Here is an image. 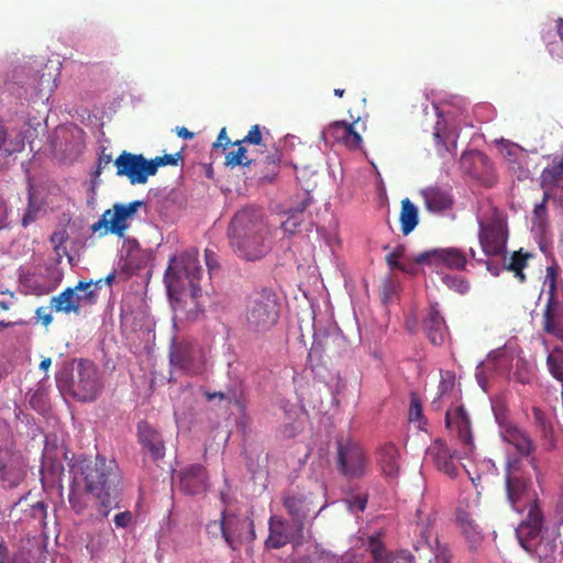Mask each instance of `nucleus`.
I'll list each match as a JSON object with an SVG mask.
<instances>
[{
    "mask_svg": "<svg viewBox=\"0 0 563 563\" xmlns=\"http://www.w3.org/2000/svg\"><path fill=\"white\" fill-rule=\"evenodd\" d=\"M169 360L173 367L196 375L205 371L207 356L201 346L191 340L174 338Z\"/></svg>",
    "mask_w": 563,
    "mask_h": 563,
    "instance_id": "6e6552de",
    "label": "nucleus"
},
{
    "mask_svg": "<svg viewBox=\"0 0 563 563\" xmlns=\"http://www.w3.org/2000/svg\"><path fill=\"white\" fill-rule=\"evenodd\" d=\"M434 139L438 144L445 146L446 151H450V145L456 146V140L459 137L455 130H446L441 120H438L434 126Z\"/></svg>",
    "mask_w": 563,
    "mask_h": 563,
    "instance_id": "72a5a7b5",
    "label": "nucleus"
},
{
    "mask_svg": "<svg viewBox=\"0 0 563 563\" xmlns=\"http://www.w3.org/2000/svg\"><path fill=\"white\" fill-rule=\"evenodd\" d=\"M201 275L197 250L191 249L169 258L164 280L175 313L174 322L177 319H194L201 312V289L198 285Z\"/></svg>",
    "mask_w": 563,
    "mask_h": 563,
    "instance_id": "f257e3e1",
    "label": "nucleus"
},
{
    "mask_svg": "<svg viewBox=\"0 0 563 563\" xmlns=\"http://www.w3.org/2000/svg\"><path fill=\"white\" fill-rule=\"evenodd\" d=\"M506 492L507 499L511 508L517 512H523L528 509V518L520 523L516 530L521 547L530 550L529 541L523 539L527 534L529 539H534L542 526V518L539 508L536 505L534 493L529 488L527 479L518 465V463H509L506 474Z\"/></svg>",
    "mask_w": 563,
    "mask_h": 563,
    "instance_id": "20e7f679",
    "label": "nucleus"
},
{
    "mask_svg": "<svg viewBox=\"0 0 563 563\" xmlns=\"http://www.w3.org/2000/svg\"><path fill=\"white\" fill-rule=\"evenodd\" d=\"M486 266H487V269L494 275V276H498L499 275V267L497 265H495L493 262H486Z\"/></svg>",
    "mask_w": 563,
    "mask_h": 563,
    "instance_id": "338daca9",
    "label": "nucleus"
},
{
    "mask_svg": "<svg viewBox=\"0 0 563 563\" xmlns=\"http://www.w3.org/2000/svg\"><path fill=\"white\" fill-rule=\"evenodd\" d=\"M528 257L529 255H523L521 251L515 252L508 260L505 258V268L515 272L516 277L519 278L520 282H523L525 275L522 273V268L525 267Z\"/></svg>",
    "mask_w": 563,
    "mask_h": 563,
    "instance_id": "c9c22d12",
    "label": "nucleus"
},
{
    "mask_svg": "<svg viewBox=\"0 0 563 563\" xmlns=\"http://www.w3.org/2000/svg\"><path fill=\"white\" fill-rule=\"evenodd\" d=\"M338 455L341 472L349 477L365 474L367 462L362 448L350 439L338 441Z\"/></svg>",
    "mask_w": 563,
    "mask_h": 563,
    "instance_id": "ddd939ff",
    "label": "nucleus"
},
{
    "mask_svg": "<svg viewBox=\"0 0 563 563\" xmlns=\"http://www.w3.org/2000/svg\"><path fill=\"white\" fill-rule=\"evenodd\" d=\"M36 316H37V319L41 320L44 325L51 324V322L53 320L51 313H48L46 311V308H43V307H41L36 310Z\"/></svg>",
    "mask_w": 563,
    "mask_h": 563,
    "instance_id": "052dcab7",
    "label": "nucleus"
},
{
    "mask_svg": "<svg viewBox=\"0 0 563 563\" xmlns=\"http://www.w3.org/2000/svg\"><path fill=\"white\" fill-rule=\"evenodd\" d=\"M230 143V140L227 135V131L225 129L223 128L220 133H219V136H218V140H217V143H214V146H223V145H227Z\"/></svg>",
    "mask_w": 563,
    "mask_h": 563,
    "instance_id": "e2e57ef3",
    "label": "nucleus"
},
{
    "mask_svg": "<svg viewBox=\"0 0 563 563\" xmlns=\"http://www.w3.org/2000/svg\"><path fill=\"white\" fill-rule=\"evenodd\" d=\"M428 211L440 213L451 208L453 199L451 194L441 187L431 186L420 191Z\"/></svg>",
    "mask_w": 563,
    "mask_h": 563,
    "instance_id": "412c9836",
    "label": "nucleus"
},
{
    "mask_svg": "<svg viewBox=\"0 0 563 563\" xmlns=\"http://www.w3.org/2000/svg\"><path fill=\"white\" fill-rule=\"evenodd\" d=\"M228 512L222 511V518L219 521H211L207 526V532L212 538L221 537L227 544H234V539L231 536V529L235 521H227Z\"/></svg>",
    "mask_w": 563,
    "mask_h": 563,
    "instance_id": "7c9ffc66",
    "label": "nucleus"
},
{
    "mask_svg": "<svg viewBox=\"0 0 563 563\" xmlns=\"http://www.w3.org/2000/svg\"><path fill=\"white\" fill-rule=\"evenodd\" d=\"M418 264H430L448 268L463 269L466 265L465 255L457 249H432L418 254L415 258Z\"/></svg>",
    "mask_w": 563,
    "mask_h": 563,
    "instance_id": "2eb2a0df",
    "label": "nucleus"
},
{
    "mask_svg": "<svg viewBox=\"0 0 563 563\" xmlns=\"http://www.w3.org/2000/svg\"><path fill=\"white\" fill-rule=\"evenodd\" d=\"M51 307L56 312L78 314L80 312V306L75 287H68L57 296H54L51 299Z\"/></svg>",
    "mask_w": 563,
    "mask_h": 563,
    "instance_id": "393cba45",
    "label": "nucleus"
},
{
    "mask_svg": "<svg viewBox=\"0 0 563 563\" xmlns=\"http://www.w3.org/2000/svg\"><path fill=\"white\" fill-rule=\"evenodd\" d=\"M501 153L510 161L516 162L522 155V148L517 144L501 141Z\"/></svg>",
    "mask_w": 563,
    "mask_h": 563,
    "instance_id": "37998d69",
    "label": "nucleus"
},
{
    "mask_svg": "<svg viewBox=\"0 0 563 563\" xmlns=\"http://www.w3.org/2000/svg\"><path fill=\"white\" fill-rule=\"evenodd\" d=\"M279 318L277 296L269 289L252 294L246 302L245 320L247 327L264 332L274 327Z\"/></svg>",
    "mask_w": 563,
    "mask_h": 563,
    "instance_id": "0eeeda50",
    "label": "nucleus"
},
{
    "mask_svg": "<svg viewBox=\"0 0 563 563\" xmlns=\"http://www.w3.org/2000/svg\"><path fill=\"white\" fill-rule=\"evenodd\" d=\"M102 279L96 282H79L76 286V296L78 297V303L80 309L82 307L92 306L97 302L98 291L101 287Z\"/></svg>",
    "mask_w": 563,
    "mask_h": 563,
    "instance_id": "bb28decb",
    "label": "nucleus"
},
{
    "mask_svg": "<svg viewBox=\"0 0 563 563\" xmlns=\"http://www.w3.org/2000/svg\"><path fill=\"white\" fill-rule=\"evenodd\" d=\"M68 501L76 514H82L87 507L82 496L76 493L74 489L69 493Z\"/></svg>",
    "mask_w": 563,
    "mask_h": 563,
    "instance_id": "c03bdc74",
    "label": "nucleus"
},
{
    "mask_svg": "<svg viewBox=\"0 0 563 563\" xmlns=\"http://www.w3.org/2000/svg\"><path fill=\"white\" fill-rule=\"evenodd\" d=\"M424 331L432 344H442L446 336V325L444 319L439 313V310L431 306L428 312Z\"/></svg>",
    "mask_w": 563,
    "mask_h": 563,
    "instance_id": "4be33fe9",
    "label": "nucleus"
},
{
    "mask_svg": "<svg viewBox=\"0 0 563 563\" xmlns=\"http://www.w3.org/2000/svg\"><path fill=\"white\" fill-rule=\"evenodd\" d=\"M284 505L288 514L292 517L297 531H302L303 521L311 511V500L308 496L300 493H289L284 498Z\"/></svg>",
    "mask_w": 563,
    "mask_h": 563,
    "instance_id": "6ab92c4d",
    "label": "nucleus"
},
{
    "mask_svg": "<svg viewBox=\"0 0 563 563\" xmlns=\"http://www.w3.org/2000/svg\"><path fill=\"white\" fill-rule=\"evenodd\" d=\"M0 563H31L24 554L14 555L8 560V549L3 542H0Z\"/></svg>",
    "mask_w": 563,
    "mask_h": 563,
    "instance_id": "a18cd8bd",
    "label": "nucleus"
},
{
    "mask_svg": "<svg viewBox=\"0 0 563 563\" xmlns=\"http://www.w3.org/2000/svg\"><path fill=\"white\" fill-rule=\"evenodd\" d=\"M132 515L130 511H123L114 516V523L118 528H125L130 525Z\"/></svg>",
    "mask_w": 563,
    "mask_h": 563,
    "instance_id": "5fc2aeb1",
    "label": "nucleus"
},
{
    "mask_svg": "<svg viewBox=\"0 0 563 563\" xmlns=\"http://www.w3.org/2000/svg\"><path fill=\"white\" fill-rule=\"evenodd\" d=\"M305 552L306 553L299 558V563H339L335 555L324 551L317 543H306Z\"/></svg>",
    "mask_w": 563,
    "mask_h": 563,
    "instance_id": "c85d7f7f",
    "label": "nucleus"
},
{
    "mask_svg": "<svg viewBox=\"0 0 563 563\" xmlns=\"http://www.w3.org/2000/svg\"><path fill=\"white\" fill-rule=\"evenodd\" d=\"M376 563H410L409 558L405 555L388 556L384 560H377Z\"/></svg>",
    "mask_w": 563,
    "mask_h": 563,
    "instance_id": "680f3d73",
    "label": "nucleus"
},
{
    "mask_svg": "<svg viewBox=\"0 0 563 563\" xmlns=\"http://www.w3.org/2000/svg\"><path fill=\"white\" fill-rule=\"evenodd\" d=\"M206 397L209 401L219 400L220 402H225L227 405H240L241 402V391L236 388H230L227 391H216V393H206Z\"/></svg>",
    "mask_w": 563,
    "mask_h": 563,
    "instance_id": "e433bc0d",
    "label": "nucleus"
},
{
    "mask_svg": "<svg viewBox=\"0 0 563 563\" xmlns=\"http://www.w3.org/2000/svg\"><path fill=\"white\" fill-rule=\"evenodd\" d=\"M379 465L388 477H395L399 473V451L394 444H385L379 451Z\"/></svg>",
    "mask_w": 563,
    "mask_h": 563,
    "instance_id": "a878e982",
    "label": "nucleus"
},
{
    "mask_svg": "<svg viewBox=\"0 0 563 563\" xmlns=\"http://www.w3.org/2000/svg\"><path fill=\"white\" fill-rule=\"evenodd\" d=\"M445 406H450L445 415L446 427L457 433L464 446L463 454L468 455L474 448L471 422L460 404V390L455 388V376L451 372H441L438 397L431 402L434 410H441Z\"/></svg>",
    "mask_w": 563,
    "mask_h": 563,
    "instance_id": "39448f33",
    "label": "nucleus"
},
{
    "mask_svg": "<svg viewBox=\"0 0 563 563\" xmlns=\"http://www.w3.org/2000/svg\"><path fill=\"white\" fill-rule=\"evenodd\" d=\"M142 206V201H132L128 205L117 203L113 209L106 210L101 218L91 225L92 232L103 230V234L114 233L123 236L131 220Z\"/></svg>",
    "mask_w": 563,
    "mask_h": 563,
    "instance_id": "9d476101",
    "label": "nucleus"
},
{
    "mask_svg": "<svg viewBox=\"0 0 563 563\" xmlns=\"http://www.w3.org/2000/svg\"><path fill=\"white\" fill-rule=\"evenodd\" d=\"M426 457L431 460L439 471L451 477L456 476L460 457L456 451L450 449L442 440L437 439L428 446Z\"/></svg>",
    "mask_w": 563,
    "mask_h": 563,
    "instance_id": "dca6fc26",
    "label": "nucleus"
},
{
    "mask_svg": "<svg viewBox=\"0 0 563 563\" xmlns=\"http://www.w3.org/2000/svg\"><path fill=\"white\" fill-rule=\"evenodd\" d=\"M299 227V221L295 216H290L286 221L282 223V229L284 232L292 234L296 232Z\"/></svg>",
    "mask_w": 563,
    "mask_h": 563,
    "instance_id": "6e6d98bb",
    "label": "nucleus"
},
{
    "mask_svg": "<svg viewBox=\"0 0 563 563\" xmlns=\"http://www.w3.org/2000/svg\"><path fill=\"white\" fill-rule=\"evenodd\" d=\"M176 132L178 134L179 137H183L185 140H191L194 137V133L188 131L186 128L181 126V128H176Z\"/></svg>",
    "mask_w": 563,
    "mask_h": 563,
    "instance_id": "69168bd1",
    "label": "nucleus"
},
{
    "mask_svg": "<svg viewBox=\"0 0 563 563\" xmlns=\"http://www.w3.org/2000/svg\"><path fill=\"white\" fill-rule=\"evenodd\" d=\"M1 479L9 486H18L23 478V470L21 466L13 463L9 465H2L0 467Z\"/></svg>",
    "mask_w": 563,
    "mask_h": 563,
    "instance_id": "f704fd0d",
    "label": "nucleus"
},
{
    "mask_svg": "<svg viewBox=\"0 0 563 563\" xmlns=\"http://www.w3.org/2000/svg\"><path fill=\"white\" fill-rule=\"evenodd\" d=\"M349 126L345 122H334L321 132V140L325 145L333 144L334 142H344V139L349 134Z\"/></svg>",
    "mask_w": 563,
    "mask_h": 563,
    "instance_id": "2f4dec72",
    "label": "nucleus"
},
{
    "mask_svg": "<svg viewBox=\"0 0 563 563\" xmlns=\"http://www.w3.org/2000/svg\"><path fill=\"white\" fill-rule=\"evenodd\" d=\"M205 258H206V265L210 272L218 268V266H219L218 257L212 250L206 249Z\"/></svg>",
    "mask_w": 563,
    "mask_h": 563,
    "instance_id": "4d7b16f0",
    "label": "nucleus"
},
{
    "mask_svg": "<svg viewBox=\"0 0 563 563\" xmlns=\"http://www.w3.org/2000/svg\"><path fill=\"white\" fill-rule=\"evenodd\" d=\"M361 142H362L361 135L353 130L352 125L349 126V134L344 139L343 143L346 146H349L350 148H356L361 145Z\"/></svg>",
    "mask_w": 563,
    "mask_h": 563,
    "instance_id": "3c124183",
    "label": "nucleus"
},
{
    "mask_svg": "<svg viewBox=\"0 0 563 563\" xmlns=\"http://www.w3.org/2000/svg\"><path fill=\"white\" fill-rule=\"evenodd\" d=\"M271 234L261 211L253 207L238 211L228 230L231 249L245 261H257L268 253Z\"/></svg>",
    "mask_w": 563,
    "mask_h": 563,
    "instance_id": "7ed1b4c3",
    "label": "nucleus"
},
{
    "mask_svg": "<svg viewBox=\"0 0 563 563\" xmlns=\"http://www.w3.org/2000/svg\"><path fill=\"white\" fill-rule=\"evenodd\" d=\"M139 437L144 449H146L155 460L165 455V446L161 434L150 426L142 423L139 426Z\"/></svg>",
    "mask_w": 563,
    "mask_h": 563,
    "instance_id": "5701e85b",
    "label": "nucleus"
},
{
    "mask_svg": "<svg viewBox=\"0 0 563 563\" xmlns=\"http://www.w3.org/2000/svg\"><path fill=\"white\" fill-rule=\"evenodd\" d=\"M176 477L180 489L189 495L203 493L208 487V476L201 465L195 464L183 468Z\"/></svg>",
    "mask_w": 563,
    "mask_h": 563,
    "instance_id": "a211bd4d",
    "label": "nucleus"
},
{
    "mask_svg": "<svg viewBox=\"0 0 563 563\" xmlns=\"http://www.w3.org/2000/svg\"><path fill=\"white\" fill-rule=\"evenodd\" d=\"M32 516L44 521L46 517V505L43 501L35 503L32 506Z\"/></svg>",
    "mask_w": 563,
    "mask_h": 563,
    "instance_id": "13d9d810",
    "label": "nucleus"
},
{
    "mask_svg": "<svg viewBox=\"0 0 563 563\" xmlns=\"http://www.w3.org/2000/svg\"><path fill=\"white\" fill-rule=\"evenodd\" d=\"M457 522L463 534L472 545H476L483 539L482 531L470 514L459 512Z\"/></svg>",
    "mask_w": 563,
    "mask_h": 563,
    "instance_id": "c756f323",
    "label": "nucleus"
},
{
    "mask_svg": "<svg viewBox=\"0 0 563 563\" xmlns=\"http://www.w3.org/2000/svg\"><path fill=\"white\" fill-rule=\"evenodd\" d=\"M227 521H235L231 529V536L235 542L234 544H228L232 550L236 551L241 545L247 544L254 540V526L249 517H241L228 512Z\"/></svg>",
    "mask_w": 563,
    "mask_h": 563,
    "instance_id": "aec40b11",
    "label": "nucleus"
},
{
    "mask_svg": "<svg viewBox=\"0 0 563 563\" xmlns=\"http://www.w3.org/2000/svg\"><path fill=\"white\" fill-rule=\"evenodd\" d=\"M66 238L67 236H66V232L65 231L55 232L52 235L51 241L55 245V250L56 251H58L59 247L64 244Z\"/></svg>",
    "mask_w": 563,
    "mask_h": 563,
    "instance_id": "bf43d9fd",
    "label": "nucleus"
},
{
    "mask_svg": "<svg viewBox=\"0 0 563 563\" xmlns=\"http://www.w3.org/2000/svg\"><path fill=\"white\" fill-rule=\"evenodd\" d=\"M117 174L125 176L132 185L145 184L150 176L155 175V165L143 155L123 152L114 161Z\"/></svg>",
    "mask_w": 563,
    "mask_h": 563,
    "instance_id": "9b49d317",
    "label": "nucleus"
},
{
    "mask_svg": "<svg viewBox=\"0 0 563 563\" xmlns=\"http://www.w3.org/2000/svg\"><path fill=\"white\" fill-rule=\"evenodd\" d=\"M181 158L180 153L177 154H167L162 157H156L154 159H151V162L155 165V173L157 172V168L159 166H166V165H177L178 161Z\"/></svg>",
    "mask_w": 563,
    "mask_h": 563,
    "instance_id": "49530a36",
    "label": "nucleus"
},
{
    "mask_svg": "<svg viewBox=\"0 0 563 563\" xmlns=\"http://www.w3.org/2000/svg\"><path fill=\"white\" fill-rule=\"evenodd\" d=\"M242 142H246L250 144H256V145L261 144L262 133H261L260 126L253 125Z\"/></svg>",
    "mask_w": 563,
    "mask_h": 563,
    "instance_id": "603ef678",
    "label": "nucleus"
},
{
    "mask_svg": "<svg viewBox=\"0 0 563 563\" xmlns=\"http://www.w3.org/2000/svg\"><path fill=\"white\" fill-rule=\"evenodd\" d=\"M544 320H545V322H544L545 331H548L550 333L554 332V328H553L552 322H551V312H550V308L549 307L547 308V311L544 313Z\"/></svg>",
    "mask_w": 563,
    "mask_h": 563,
    "instance_id": "0e129e2a",
    "label": "nucleus"
},
{
    "mask_svg": "<svg viewBox=\"0 0 563 563\" xmlns=\"http://www.w3.org/2000/svg\"><path fill=\"white\" fill-rule=\"evenodd\" d=\"M301 532L297 531V526L290 527L286 520L280 517L272 516L269 518V534L265 544L269 549H278L295 541Z\"/></svg>",
    "mask_w": 563,
    "mask_h": 563,
    "instance_id": "f3484780",
    "label": "nucleus"
},
{
    "mask_svg": "<svg viewBox=\"0 0 563 563\" xmlns=\"http://www.w3.org/2000/svg\"><path fill=\"white\" fill-rule=\"evenodd\" d=\"M442 282L451 289L459 294H465L470 289L468 283L457 275H444Z\"/></svg>",
    "mask_w": 563,
    "mask_h": 563,
    "instance_id": "ea45409f",
    "label": "nucleus"
},
{
    "mask_svg": "<svg viewBox=\"0 0 563 563\" xmlns=\"http://www.w3.org/2000/svg\"><path fill=\"white\" fill-rule=\"evenodd\" d=\"M511 367V357L504 349L492 351L485 361L476 367L475 377L483 390L487 388V382L497 376H505Z\"/></svg>",
    "mask_w": 563,
    "mask_h": 563,
    "instance_id": "4468645a",
    "label": "nucleus"
},
{
    "mask_svg": "<svg viewBox=\"0 0 563 563\" xmlns=\"http://www.w3.org/2000/svg\"><path fill=\"white\" fill-rule=\"evenodd\" d=\"M548 228V216L545 207V197L534 206L531 218V230L536 235H543Z\"/></svg>",
    "mask_w": 563,
    "mask_h": 563,
    "instance_id": "473e14b6",
    "label": "nucleus"
},
{
    "mask_svg": "<svg viewBox=\"0 0 563 563\" xmlns=\"http://www.w3.org/2000/svg\"><path fill=\"white\" fill-rule=\"evenodd\" d=\"M74 481H82L85 488L98 503V511L102 518L112 508L118 507V485L120 476L114 461L97 455L96 459H80L71 465Z\"/></svg>",
    "mask_w": 563,
    "mask_h": 563,
    "instance_id": "f03ea898",
    "label": "nucleus"
},
{
    "mask_svg": "<svg viewBox=\"0 0 563 563\" xmlns=\"http://www.w3.org/2000/svg\"><path fill=\"white\" fill-rule=\"evenodd\" d=\"M368 548L371 549V551L373 553L375 563L377 562V560H384L385 559L380 554L382 542H380V539H379L378 534L369 537V539H368Z\"/></svg>",
    "mask_w": 563,
    "mask_h": 563,
    "instance_id": "09e8293b",
    "label": "nucleus"
},
{
    "mask_svg": "<svg viewBox=\"0 0 563 563\" xmlns=\"http://www.w3.org/2000/svg\"><path fill=\"white\" fill-rule=\"evenodd\" d=\"M544 286L549 288V292L551 295L550 300H551L553 298V292L555 290V268L553 266H550L547 268Z\"/></svg>",
    "mask_w": 563,
    "mask_h": 563,
    "instance_id": "864d4df0",
    "label": "nucleus"
},
{
    "mask_svg": "<svg viewBox=\"0 0 563 563\" xmlns=\"http://www.w3.org/2000/svg\"><path fill=\"white\" fill-rule=\"evenodd\" d=\"M500 435L505 442L514 445L521 454H529L532 450L531 439L515 424L501 426Z\"/></svg>",
    "mask_w": 563,
    "mask_h": 563,
    "instance_id": "b1692460",
    "label": "nucleus"
},
{
    "mask_svg": "<svg viewBox=\"0 0 563 563\" xmlns=\"http://www.w3.org/2000/svg\"><path fill=\"white\" fill-rule=\"evenodd\" d=\"M399 221L401 232L405 235L411 233L419 222L418 208L408 198L401 200Z\"/></svg>",
    "mask_w": 563,
    "mask_h": 563,
    "instance_id": "cd10ccee",
    "label": "nucleus"
},
{
    "mask_svg": "<svg viewBox=\"0 0 563 563\" xmlns=\"http://www.w3.org/2000/svg\"><path fill=\"white\" fill-rule=\"evenodd\" d=\"M409 421L417 422L418 427L421 428L422 423V406L417 397H412L409 408Z\"/></svg>",
    "mask_w": 563,
    "mask_h": 563,
    "instance_id": "a19ab883",
    "label": "nucleus"
},
{
    "mask_svg": "<svg viewBox=\"0 0 563 563\" xmlns=\"http://www.w3.org/2000/svg\"><path fill=\"white\" fill-rule=\"evenodd\" d=\"M38 208L33 203L32 198L30 197V203L29 207L22 218V224L23 227H27L31 224L37 216Z\"/></svg>",
    "mask_w": 563,
    "mask_h": 563,
    "instance_id": "8fccbe9b",
    "label": "nucleus"
},
{
    "mask_svg": "<svg viewBox=\"0 0 563 563\" xmlns=\"http://www.w3.org/2000/svg\"><path fill=\"white\" fill-rule=\"evenodd\" d=\"M101 388L98 369L93 363L80 361L73 378L71 391L80 401H91Z\"/></svg>",
    "mask_w": 563,
    "mask_h": 563,
    "instance_id": "f8f14e48",
    "label": "nucleus"
},
{
    "mask_svg": "<svg viewBox=\"0 0 563 563\" xmlns=\"http://www.w3.org/2000/svg\"><path fill=\"white\" fill-rule=\"evenodd\" d=\"M345 503L351 511H363L367 504V497L363 494H356L346 498Z\"/></svg>",
    "mask_w": 563,
    "mask_h": 563,
    "instance_id": "79ce46f5",
    "label": "nucleus"
},
{
    "mask_svg": "<svg viewBox=\"0 0 563 563\" xmlns=\"http://www.w3.org/2000/svg\"><path fill=\"white\" fill-rule=\"evenodd\" d=\"M405 249L402 246L396 247L391 253H389L386 257L388 265L391 268L405 269L400 264L399 260L402 257Z\"/></svg>",
    "mask_w": 563,
    "mask_h": 563,
    "instance_id": "de8ad7c7",
    "label": "nucleus"
},
{
    "mask_svg": "<svg viewBox=\"0 0 563 563\" xmlns=\"http://www.w3.org/2000/svg\"><path fill=\"white\" fill-rule=\"evenodd\" d=\"M434 514L431 509L418 508L417 509V522L415 533L420 537V540L415 544L416 550L422 549L424 545L429 547L433 553V563H450L451 554L444 544H440L434 540L435 545L432 547L433 541V526Z\"/></svg>",
    "mask_w": 563,
    "mask_h": 563,
    "instance_id": "1a4fd4ad",
    "label": "nucleus"
},
{
    "mask_svg": "<svg viewBox=\"0 0 563 563\" xmlns=\"http://www.w3.org/2000/svg\"><path fill=\"white\" fill-rule=\"evenodd\" d=\"M478 239L486 255H501L506 250L507 227L503 213L495 207H483L477 216Z\"/></svg>",
    "mask_w": 563,
    "mask_h": 563,
    "instance_id": "423d86ee",
    "label": "nucleus"
},
{
    "mask_svg": "<svg viewBox=\"0 0 563 563\" xmlns=\"http://www.w3.org/2000/svg\"><path fill=\"white\" fill-rule=\"evenodd\" d=\"M241 143H242L241 141L236 142L235 145L238 146V148L227 153V156H225L227 165L238 166V165H249L250 164V162L245 161L246 159V156H245L246 150H245V147H243L241 145Z\"/></svg>",
    "mask_w": 563,
    "mask_h": 563,
    "instance_id": "58836bf2",
    "label": "nucleus"
},
{
    "mask_svg": "<svg viewBox=\"0 0 563 563\" xmlns=\"http://www.w3.org/2000/svg\"><path fill=\"white\" fill-rule=\"evenodd\" d=\"M24 148V137L21 133H14V135H7L5 141L2 142L1 151L5 156L13 153L21 152Z\"/></svg>",
    "mask_w": 563,
    "mask_h": 563,
    "instance_id": "4c0bfd02",
    "label": "nucleus"
},
{
    "mask_svg": "<svg viewBox=\"0 0 563 563\" xmlns=\"http://www.w3.org/2000/svg\"><path fill=\"white\" fill-rule=\"evenodd\" d=\"M51 364H52L51 358H48V357H47V358H44V360H42V362L40 363V368H41L42 371H45V372H46V371L49 368Z\"/></svg>",
    "mask_w": 563,
    "mask_h": 563,
    "instance_id": "774afa93",
    "label": "nucleus"
}]
</instances>
